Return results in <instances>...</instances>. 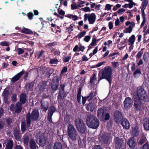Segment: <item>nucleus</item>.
Returning a JSON list of instances; mask_svg holds the SVG:
<instances>
[{"label": "nucleus", "mask_w": 149, "mask_h": 149, "mask_svg": "<svg viewBox=\"0 0 149 149\" xmlns=\"http://www.w3.org/2000/svg\"><path fill=\"white\" fill-rule=\"evenodd\" d=\"M141 74V72L140 70L139 69H137L135 70L134 73V75L135 77H136L137 74Z\"/></svg>", "instance_id": "obj_47"}, {"label": "nucleus", "mask_w": 149, "mask_h": 149, "mask_svg": "<svg viewBox=\"0 0 149 149\" xmlns=\"http://www.w3.org/2000/svg\"><path fill=\"white\" fill-rule=\"evenodd\" d=\"M20 102H17L14 107V105L12 104L10 106V110L11 111H15V112L19 113L20 112L22 109V105Z\"/></svg>", "instance_id": "obj_9"}, {"label": "nucleus", "mask_w": 149, "mask_h": 149, "mask_svg": "<svg viewBox=\"0 0 149 149\" xmlns=\"http://www.w3.org/2000/svg\"><path fill=\"white\" fill-rule=\"evenodd\" d=\"M93 149H103L100 146H96L93 148Z\"/></svg>", "instance_id": "obj_64"}, {"label": "nucleus", "mask_w": 149, "mask_h": 149, "mask_svg": "<svg viewBox=\"0 0 149 149\" xmlns=\"http://www.w3.org/2000/svg\"><path fill=\"white\" fill-rule=\"evenodd\" d=\"M59 78L57 76L54 77L52 80V88L53 90H56L58 88Z\"/></svg>", "instance_id": "obj_11"}, {"label": "nucleus", "mask_w": 149, "mask_h": 149, "mask_svg": "<svg viewBox=\"0 0 149 149\" xmlns=\"http://www.w3.org/2000/svg\"><path fill=\"white\" fill-rule=\"evenodd\" d=\"M60 86L61 89V90H60L59 95L62 96V95L64 94V88L65 86L64 85L61 84L60 85Z\"/></svg>", "instance_id": "obj_33"}, {"label": "nucleus", "mask_w": 149, "mask_h": 149, "mask_svg": "<svg viewBox=\"0 0 149 149\" xmlns=\"http://www.w3.org/2000/svg\"><path fill=\"white\" fill-rule=\"evenodd\" d=\"M86 123L88 127L93 129L97 128L99 124L98 119L96 117L92 115L89 116L87 117Z\"/></svg>", "instance_id": "obj_4"}, {"label": "nucleus", "mask_w": 149, "mask_h": 149, "mask_svg": "<svg viewBox=\"0 0 149 149\" xmlns=\"http://www.w3.org/2000/svg\"><path fill=\"white\" fill-rule=\"evenodd\" d=\"M96 16L94 13L86 14L84 15V20L86 21L88 20L89 23L93 24L95 21Z\"/></svg>", "instance_id": "obj_7"}, {"label": "nucleus", "mask_w": 149, "mask_h": 149, "mask_svg": "<svg viewBox=\"0 0 149 149\" xmlns=\"http://www.w3.org/2000/svg\"><path fill=\"white\" fill-rule=\"evenodd\" d=\"M135 40V36L134 35H132L130 37L128 40V42L129 43V45H133Z\"/></svg>", "instance_id": "obj_29"}, {"label": "nucleus", "mask_w": 149, "mask_h": 149, "mask_svg": "<svg viewBox=\"0 0 149 149\" xmlns=\"http://www.w3.org/2000/svg\"><path fill=\"white\" fill-rule=\"evenodd\" d=\"M96 95V93L95 92H91L89 94V95L87 97L88 100H92L94 96Z\"/></svg>", "instance_id": "obj_35"}, {"label": "nucleus", "mask_w": 149, "mask_h": 149, "mask_svg": "<svg viewBox=\"0 0 149 149\" xmlns=\"http://www.w3.org/2000/svg\"><path fill=\"white\" fill-rule=\"evenodd\" d=\"M71 57L70 56L65 57L63 58V62H68L71 59Z\"/></svg>", "instance_id": "obj_42"}, {"label": "nucleus", "mask_w": 149, "mask_h": 149, "mask_svg": "<svg viewBox=\"0 0 149 149\" xmlns=\"http://www.w3.org/2000/svg\"><path fill=\"white\" fill-rule=\"evenodd\" d=\"M143 53V49H142L140 52H139L137 54L136 56V59L140 58L142 56Z\"/></svg>", "instance_id": "obj_39"}, {"label": "nucleus", "mask_w": 149, "mask_h": 149, "mask_svg": "<svg viewBox=\"0 0 149 149\" xmlns=\"http://www.w3.org/2000/svg\"><path fill=\"white\" fill-rule=\"evenodd\" d=\"M67 70V68L66 67H64L62 69L61 74H63L66 72Z\"/></svg>", "instance_id": "obj_60"}, {"label": "nucleus", "mask_w": 149, "mask_h": 149, "mask_svg": "<svg viewBox=\"0 0 149 149\" xmlns=\"http://www.w3.org/2000/svg\"><path fill=\"white\" fill-rule=\"evenodd\" d=\"M16 96L17 95L15 94L13 95L12 97V100L13 102H14L17 101Z\"/></svg>", "instance_id": "obj_52"}, {"label": "nucleus", "mask_w": 149, "mask_h": 149, "mask_svg": "<svg viewBox=\"0 0 149 149\" xmlns=\"http://www.w3.org/2000/svg\"><path fill=\"white\" fill-rule=\"evenodd\" d=\"M56 44L57 42H53L48 44L47 45V46L49 47V49H51L52 47L55 46L56 45Z\"/></svg>", "instance_id": "obj_41"}, {"label": "nucleus", "mask_w": 149, "mask_h": 149, "mask_svg": "<svg viewBox=\"0 0 149 149\" xmlns=\"http://www.w3.org/2000/svg\"><path fill=\"white\" fill-rule=\"evenodd\" d=\"M113 66L114 68H116L119 66V63L118 62H113L111 63Z\"/></svg>", "instance_id": "obj_51"}, {"label": "nucleus", "mask_w": 149, "mask_h": 149, "mask_svg": "<svg viewBox=\"0 0 149 149\" xmlns=\"http://www.w3.org/2000/svg\"><path fill=\"white\" fill-rule=\"evenodd\" d=\"M125 11V9L123 8L120 9L117 11V13L119 14H121Z\"/></svg>", "instance_id": "obj_58"}, {"label": "nucleus", "mask_w": 149, "mask_h": 149, "mask_svg": "<svg viewBox=\"0 0 149 149\" xmlns=\"http://www.w3.org/2000/svg\"><path fill=\"white\" fill-rule=\"evenodd\" d=\"M112 6L111 5L107 4L106 5L105 10H110L111 8V7Z\"/></svg>", "instance_id": "obj_56"}, {"label": "nucleus", "mask_w": 149, "mask_h": 149, "mask_svg": "<svg viewBox=\"0 0 149 149\" xmlns=\"http://www.w3.org/2000/svg\"><path fill=\"white\" fill-rule=\"evenodd\" d=\"M13 146V141L10 140L8 141L5 149H11Z\"/></svg>", "instance_id": "obj_30"}, {"label": "nucleus", "mask_w": 149, "mask_h": 149, "mask_svg": "<svg viewBox=\"0 0 149 149\" xmlns=\"http://www.w3.org/2000/svg\"><path fill=\"white\" fill-rule=\"evenodd\" d=\"M133 97L135 108L137 109H141V103L148 100V95L142 87H139L136 91L133 93Z\"/></svg>", "instance_id": "obj_1"}, {"label": "nucleus", "mask_w": 149, "mask_h": 149, "mask_svg": "<svg viewBox=\"0 0 149 149\" xmlns=\"http://www.w3.org/2000/svg\"><path fill=\"white\" fill-rule=\"evenodd\" d=\"M67 134L70 139L74 141L78 136V132L74 126L71 123L67 126Z\"/></svg>", "instance_id": "obj_5"}, {"label": "nucleus", "mask_w": 149, "mask_h": 149, "mask_svg": "<svg viewBox=\"0 0 149 149\" xmlns=\"http://www.w3.org/2000/svg\"><path fill=\"white\" fill-rule=\"evenodd\" d=\"M97 115L99 118L103 120L104 116V110L102 108L99 109L97 111Z\"/></svg>", "instance_id": "obj_21"}, {"label": "nucleus", "mask_w": 149, "mask_h": 149, "mask_svg": "<svg viewBox=\"0 0 149 149\" xmlns=\"http://www.w3.org/2000/svg\"><path fill=\"white\" fill-rule=\"evenodd\" d=\"M77 8V5H76L75 2H73L71 5V8L72 9H75Z\"/></svg>", "instance_id": "obj_49"}, {"label": "nucleus", "mask_w": 149, "mask_h": 149, "mask_svg": "<svg viewBox=\"0 0 149 149\" xmlns=\"http://www.w3.org/2000/svg\"><path fill=\"white\" fill-rule=\"evenodd\" d=\"M143 125L144 129L146 130H149V118H146L143 120Z\"/></svg>", "instance_id": "obj_18"}, {"label": "nucleus", "mask_w": 149, "mask_h": 149, "mask_svg": "<svg viewBox=\"0 0 149 149\" xmlns=\"http://www.w3.org/2000/svg\"><path fill=\"white\" fill-rule=\"evenodd\" d=\"M21 32L22 33H25L26 34H33V31L30 29H27L23 27Z\"/></svg>", "instance_id": "obj_27"}, {"label": "nucleus", "mask_w": 149, "mask_h": 149, "mask_svg": "<svg viewBox=\"0 0 149 149\" xmlns=\"http://www.w3.org/2000/svg\"><path fill=\"white\" fill-rule=\"evenodd\" d=\"M81 10L84 11L85 12H90L91 11L90 8L88 7H86L84 8H82Z\"/></svg>", "instance_id": "obj_48"}, {"label": "nucleus", "mask_w": 149, "mask_h": 149, "mask_svg": "<svg viewBox=\"0 0 149 149\" xmlns=\"http://www.w3.org/2000/svg\"><path fill=\"white\" fill-rule=\"evenodd\" d=\"M29 138V136L26 135H25L23 137V140L24 144L27 145L28 143Z\"/></svg>", "instance_id": "obj_36"}, {"label": "nucleus", "mask_w": 149, "mask_h": 149, "mask_svg": "<svg viewBox=\"0 0 149 149\" xmlns=\"http://www.w3.org/2000/svg\"><path fill=\"white\" fill-rule=\"evenodd\" d=\"M86 31H83L81 32L76 36V37L78 38L79 39L81 38L85 35L86 34Z\"/></svg>", "instance_id": "obj_37"}, {"label": "nucleus", "mask_w": 149, "mask_h": 149, "mask_svg": "<svg viewBox=\"0 0 149 149\" xmlns=\"http://www.w3.org/2000/svg\"><path fill=\"white\" fill-rule=\"evenodd\" d=\"M28 16L29 19H32L33 17V15L32 13H28Z\"/></svg>", "instance_id": "obj_61"}, {"label": "nucleus", "mask_w": 149, "mask_h": 149, "mask_svg": "<svg viewBox=\"0 0 149 149\" xmlns=\"http://www.w3.org/2000/svg\"><path fill=\"white\" fill-rule=\"evenodd\" d=\"M91 39V36H86L84 38V40L86 42H88Z\"/></svg>", "instance_id": "obj_54"}, {"label": "nucleus", "mask_w": 149, "mask_h": 149, "mask_svg": "<svg viewBox=\"0 0 149 149\" xmlns=\"http://www.w3.org/2000/svg\"><path fill=\"white\" fill-rule=\"evenodd\" d=\"M127 144L131 148L133 149L134 148L136 143L134 140V138H131L127 142Z\"/></svg>", "instance_id": "obj_19"}, {"label": "nucleus", "mask_w": 149, "mask_h": 149, "mask_svg": "<svg viewBox=\"0 0 149 149\" xmlns=\"http://www.w3.org/2000/svg\"><path fill=\"white\" fill-rule=\"evenodd\" d=\"M138 128L137 126H135L134 128H132V134L133 135L136 136L139 134Z\"/></svg>", "instance_id": "obj_31"}, {"label": "nucleus", "mask_w": 149, "mask_h": 149, "mask_svg": "<svg viewBox=\"0 0 149 149\" xmlns=\"http://www.w3.org/2000/svg\"><path fill=\"white\" fill-rule=\"evenodd\" d=\"M112 74V69L111 67L108 66L105 67L102 73L101 76H100V79L101 80L102 79H105L111 84V82L112 81L111 74Z\"/></svg>", "instance_id": "obj_3"}, {"label": "nucleus", "mask_w": 149, "mask_h": 149, "mask_svg": "<svg viewBox=\"0 0 149 149\" xmlns=\"http://www.w3.org/2000/svg\"><path fill=\"white\" fill-rule=\"evenodd\" d=\"M77 148L76 145L74 143H71L70 145L69 146L68 149H75Z\"/></svg>", "instance_id": "obj_46"}, {"label": "nucleus", "mask_w": 149, "mask_h": 149, "mask_svg": "<svg viewBox=\"0 0 149 149\" xmlns=\"http://www.w3.org/2000/svg\"><path fill=\"white\" fill-rule=\"evenodd\" d=\"M14 135L16 140H19L20 139V136L19 130H15L14 131Z\"/></svg>", "instance_id": "obj_26"}, {"label": "nucleus", "mask_w": 149, "mask_h": 149, "mask_svg": "<svg viewBox=\"0 0 149 149\" xmlns=\"http://www.w3.org/2000/svg\"><path fill=\"white\" fill-rule=\"evenodd\" d=\"M39 142L40 145L43 146L45 145L46 142V138L44 135H42L41 137L39 138Z\"/></svg>", "instance_id": "obj_25"}, {"label": "nucleus", "mask_w": 149, "mask_h": 149, "mask_svg": "<svg viewBox=\"0 0 149 149\" xmlns=\"http://www.w3.org/2000/svg\"><path fill=\"white\" fill-rule=\"evenodd\" d=\"M49 105V103L48 102L42 101L41 102L42 109L46 112L47 110Z\"/></svg>", "instance_id": "obj_20"}, {"label": "nucleus", "mask_w": 149, "mask_h": 149, "mask_svg": "<svg viewBox=\"0 0 149 149\" xmlns=\"http://www.w3.org/2000/svg\"><path fill=\"white\" fill-rule=\"evenodd\" d=\"M136 5L135 3L133 2L132 0L130 2V3L128 4L129 8H132L133 6H135Z\"/></svg>", "instance_id": "obj_55"}, {"label": "nucleus", "mask_w": 149, "mask_h": 149, "mask_svg": "<svg viewBox=\"0 0 149 149\" xmlns=\"http://www.w3.org/2000/svg\"><path fill=\"white\" fill-rule=\"evenodd\" d=\"M20 103L22 104H24L26 102V95L24 93H22L20 95Z\"/></svg>", "instance_id": "obj_23"}, {"label": "nucleus", "mask_w": 149, "mask_h": 149, "mask_svg": "<svg viewBox=\"0 0 149 149\" xmlns=\"http://www.w3.org/2000/svg\"><path fill=\"white\" fill-rule=\"evenodd\" d=\"M56 111L55 108L53 106L51 107L49 109L48 111V118L50 122L52 121V116L53 113Z\"/></svg>", "instance_id": "obj_15"}, {"label": "nucleus", "mask_w": 149, "mask_h": 149, "mask_svg": "<svg viewBox=\"0 0 149 149\" xmlns=\"http://www.w3.org/2000/svg\"><path fill=\"white\" fill-rule=\"evenodd\" d=\"M32 121L37 120L39 117V113L38 110L34 109L32 112L31 114L30 113L27 114L25 121L23 122L21 125V131L22 132H25L26 128H29L31 123V117Z\"/></svg>", "instance_id": "obj_2"}, {"label": "nucleus", "mask_w": 149, "mask_h": 149, "mask_svg": "<svg viewBox=\"0 0 149 149\" xmlns=\"http://www.w3.org/2000/svg\"><path fill=\"white\" fill-rule=\"evenodd\" d=\"M121 124L124 128L128 129L129 127L130 124L129 122L126 118H123L121 120Z\"/></svg>", "instance_id": "obj_16"}, {"label": "nucleus", "mask_w": 149, "mask_h": 149, "mask_svg": "<svg viewBox=\"0 0 149 149\" xmlns=\"http://www.w3.org/2000/svg\"><path fill=\"white\" fill-rule=\"evenodd\" d=\"M141 149H149V144L147 142H146L142 147Z\"/></svg>", "instance_id": "obj_45"}, {"label": "nucleus", "mask_w": 149, "mask_h": 149, "mask_svg": "<svg viewBox=\"0 0 149 149\" xmlns=\"http://www.w3.org/2000/svg\"><path fill=\"white\" fill-rule=\"evenodd\" d=\"M30 146L31 149H36V146L34 141L31 139L30 141Z\"/></svg>", "instance_id": "obj_28"}, {"label": "nucleus", "mask_w": 149, "mask_h": 149, "mask_svg": "<svg viewBox=\"0 0 149 149\" xmlns=\"http://www.w3.org/2000/svg\"><path fill=\"white\" fill-rule=\"evenodd\" d=\"M97 78L96 75L95 74H93L92 77H91L90 79V82L91 84H94L95 81H96Z\"/></svg>", "instance_id": "obj_38"}, {"label": "nucleus", "mask_w": 149, "mask_h": 149, "mask_svg": "<svg viewBox=\"0 0 149 149\" xmlns=\"http://www.w3.org/2000/svg\"><path fill=\"white\" fill-rule=\"evenodd\" d=\"M17 50L18 51L17 54L18 55L21 54L24 52V49L21 48H17Z\"/></svg>", "instance_id": "obj_44"}, {"label": "nucleus", "mask_w": 149, "mask_h": 149, "mask_svg": "<svg viewBox=\"0 0 149 149\" xmlns=\"http://www.w3.org/2000/svg\"><path fill=\"white\" fill-rule=\"evenodd\" d=\"M95 105L93 103H89L88 104L86 107L87 109L90 111L92 112L95 108Z\"/></svg>", "instance_id": "obj_24"}, {"label": "nucleus", "mask_w": 149, "mask_h": 149, "mask_svg": "<svg viewBox=\"0 0 149 149\" xmlns=\"http://www.w3.org/2000/svg\"><path fill=\"white\" fill-rule=\"evenodd\" d=\"M101 135V134L100 135L99 138V140L101 141H103L105 143L107 142L111 136V135L110 133H108L106 135H104L102 136Z\"/></svg>", "instance_id": "obj_14"}, {"label": "nucleus", "mask_w": 149, "mask_h": 149, "mask_svg": "<svg viewBox=\"0 0 149 149\" xmlns=\"http://www.w3.org/2000/svg\"><path fill=\"white\" fill-rule=\"evenodd\" d=\"M10 44L9 42L3 41L0 43V45L2 46H8Z\"/></svg>", "instance_id": "obj_43"}, {"label": "nucleus", "mask_w": 149, "mask_h": 149, "mask_svg": "<svg viewBox=\"0 0 149 149\" xmlns=\"http://www.w3.org/2000/svg\"><path fill=\"white\" fill-rule=\"evenodd\" d=\"M54 149H62V145L59 142L56 143L54 145Z\"/></svg>", "instance_id": "obj_34"}, {"label": "nucleus", "mask_w": 149, "mask_h": 149, "mask_svg": "<svg viewBox=\"0 0 149 149\" xmlns=\"http://www.w3.org/2000/svg\"><path fill=\"white\" fill-rule=\"evenodd\" d=\"M148 3V0H144L142 4V8H141V16L143 19V22L141 24V26H143L146 22V18L145 17V14L144 13V10L146 9Z\"/></svg>", "instance_id": "obj_8"}, {"label": "nucleus", "mask_w": 149, "mask_h": 149, "mask_svg": "<svg viewBox=\"0 0 149 149\" xmlns=\"http://www.w3.org/2000/svg\"><path fill=\"white\" fill-rule=\"evenodd\" d=\"M81 91V87L79 88L77 95V100L79 102H80Z\"/></svg>", "instance_id": "obj_32"}, {"label": "nucleus", "mask_w": 149, "mask_h": 149, "mask_svg": "<svg viewBox=\"0 0 149 149\" xmlns=\"http://www.w3.org/2000/svg\"><path fill=\"white\" fill-rule=\"evenodd\" d=\"M124 106L125 109H129L132 106L133 101L131 98L130 97L126 98L124 101Z\"/></svg>", "instance_id": "obj_12"}, {"label": "nucleus", "mask_w": 149, "mask_h": 149, "mask_svg": "<svg viewBox=\"0 0 149 149\" xmlns=\"http://www.w3.org/2000/svg\"><path fill=\"white\" fill-rule=\"evenodd\" d=\"M85 3V2L84 1H80V2L77 4L78 8L79 7H81L84 6L83 5Z\"/></svg>", "instance_id": "obj_50"}, {"label": "nucleus", "mask_w": 149, "mask_h": 149, "mask_svg": "<svg viewBox=\"0 0 149 149\" xmlns=\"http://www.w3.org/2000/svg\"><path fill=\"white\" fill-rule=\"evenodd\" d=\"M110 118V115L108 113H107L105 115L104 120H108Z\"/></svg>", "instance_id": "obj_63"}, {"label": "nucleus", "mask_w": 149, "mask_h": 149, "mask_svg": "<svg viewBox=\"0 0 149 149\" xmlns=\"http://www.w3.org/2000/svg\"><path fill=\"white\" fill-rule=\"evenodd\" d=\"M58 62V60L56 58H54L51 59L49 62L51 64H57Z\"/></svg>", "instance_id": "obj_40"}, {"label": "nucleus", "mask_w": 149, "mask_h": 149, "mask_svg": "<svg viewBox=\"0 0 149 149\" xmlns=\"http://www.w3.org/2000/svg\"><path fill=\"white\" fill-rule=\"evenodd\" d=\"M96 39L95 38H93L92 40V41L91 43L90 44L89 47H90V46L91 45L92 46H94L95 45L96 42Z\"/></svg>", "instance_id": "obj_53"}, {"label": "nucleus", "mask_w": 149, "mask_h": 149, "mask_svg": "<svg viewBox=\"0 0 149 149\" xmlns=\"http://www.w3.org/2000/svg\"><path fill=\"white\" fill-rule=\"evenodd\" d=\"M105 63V62L103 61V62H100L99 63L97 64L96 65L95 67H99L100 66H101L103 64Z\"/></svg>", "instance_id": "obj_62"}, {"label": "nucleus", "mask_w": 149, "mask_h": 149, "mask_svg": "<svg viewBox=\"0 0 149 149\" xmlns=\"http://www.w3.org/2000/svg\"><path fill=\"white\" fill-rule=\"evenodd\" d=\"M143 59L145 62L147 63L148 61L147 59V55L146 53H144L143 55Z\"/></svg>", "instance_id": "obj_57"}, {"label": "nucleus", "mask_w": 149, "mask_h": 149, "mask_svg": "<svg viewBox=\"0 0 149 149\" xmlns=\"http://www.w3.org/2000/svg\"><path fill=\"white\" fill-rule=\"evenodd\" d=\"M58 12L59 13V15H63L65 14V12L64 11L62 10H58Z\"/></svg>", "instance_id": "obj_59"}, {"label": "nucleus", "mask_w": 149, "mask_h": 149, "mask_svg": "<svg viewBox=\"0 0 149 149\" xmlns=\"http://www.w3.org/2000/svg\"><path fill=\"white\" fill-rule=\"evenodd\" d=\"M114 117L115 120L118 123L122 119V114L119 111H116L115 112Z\"/></svg>", "instance_id": "obj_13"}, {"label": "nucleus", "mask_w": 149, "mask_h": 149, "mask_svg": "<svg viewBox=\"0 0 149 149\" xmlns=\"http://www.w3.org/2000/svg\"><path fill=\"white\" fill-rule=\"evenodd\" d=\"M24 71L23 70L19 73L15 75L11 79L12 82H15L18 80L22 75L24 73Z\"/></svg>", "instance_id": "obj_17"}, {"label": "nucleus", "mask_w": 149, "mask_h": 149, "mask_svg": "<svg viewBox=\"0 0 149 149\" xmlns=\"http://www.w3.org/2000/svg\"><path fill=\"white\" fill-rule=\"evenodd\" d=\"M76 128L79 132L83 133L86 130V126L83 120L80 118H77L75 121Z\"/></svg>", "instance_id": "obj_6"}, {"label": "nucleus", "mask_w": 149, "mask_h": 149, "mask_svg": "<svg viewBox=\"0 0 149 149\" xmlns=\"http://www.w3.org/2000/svg\"><path fill=\"white\" fill-rule=\"evenodd\" d=\"M114 145L117 149H123L124 146L123 139L118 137L116 138L115 139Z\"/></svg>", "instance_id": "obj_10"}, {"label": "nucleus", "mask_w": 149, "mask_h": 149, "mask_svg": "<svg viewBox=\"0 0 149 149\" xmlns=\"http://www.w3.org/2000/svg\"><path fill=\"white\" fill-rule=\"evenodd\" d=\"M135 24L134 22H132V23L130 25H129V26L125 29V30L124 31V32L126 33H130L132 31V28L134 26Z\"/></svg>", "instance_id": "obj_22"}]
</instances>
